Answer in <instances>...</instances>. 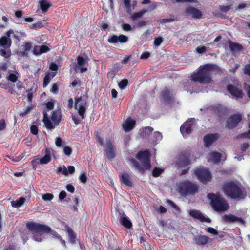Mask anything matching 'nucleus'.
<instances>
[{
	"label": "nucleus",
	"instance_id": "1",
	"mask_svg": "<svg viewBox=\"0 0 250 250\" xmlns=\"http://www.w3.org/2000/svg\"><path fill=\"white\" fill-rule=\"evenodd\" d=\"M27 227L33 235V239L37 242H41L44 238V234L51 231L52 237L59 240L61 244L65 245V241L56 232L51 231L50 227L40 224L29 222L27 224Z\"/></svg>",
	"mask_w": 250,
	"mask_h": 250
},
{
	"label": "nucleus",
	"instance_id": "2",
	"mask_svg": "<svg viewBox=\"0 0 250 250\" xmlns=\"http://www.w3.org/2000/svg\"><path fill=\"white\" fill-rule=\"evenodd\" d=\"M215 68V65L210 64L200 66L198 71L191 75L192 81L199 82L203 84L210 83L211 82V75Z\"/></svg>",
	"mask_w": 250,
	"mask_h": 250
},
{
	"label": "nucleus",
	"instance_id": "3",
	"mask_svg": "<svg viewBox=\"0 0 250 250\" xmlns=\"http://www.w3.org/2000/svg\"><path fill=\"white\" fill-rule=\"evenodd\" d=\"M136 157L140 162L141 165H139L138 163L133 158L129 159V162L139 172H143L145 170H148L150 168V153L148 150L139 152Z\"/></svg>",
	"mask_w": 250,
	"mask_h": 250
},
{
	"label": "nucleus",
	"instance_id": "4",
	"mask_svg": "<svg viewBox=\"0 0 250 250\" xmlns=\"http://www.w3.org/2000/svg\"><path fill=\"white\" fill-rule=\"evenodd\" d=\"M223 189L226 195L232 199H243L245 196L239 183H228L224 186Z\"/></svg>",
	"mask_w": 250,
	"mask_h": 250
},
{
	"label": "nucleus",
	"instance_id": "5",
	"mask_svg": "<svg viewBox=\"0 0 250 250\" xmlns=\"http://www.w3.org/2000/svg\"><path fill=\"white\" fill-rule=\"evenodd\" d=\"M208 197L210 200L213 209L218 212L226 211L229 208V205L226 201L220 194H208Z\"/></svg>",
	"mask_w": 250,
	"mask_h": 250
},
{
	"label": "nucleus",
	"instance_id": "6",
	"mask_svg": "<svg viewBox=\"0 0 250 250\" xmlns=\"http://www.w3.org/2000/svg\"><path fill=\"white\" fill-rule=\"evenodd\" d=\"M87 107V103L85 98L80 97L75 99V108L78 110L81 117L80 119L75 115L72 116V119L76 125L79 124L81 121L84 118Z\"/></svg>",
	"mask_w": 250,
	"mask_h": 250
},
{
	"label": "nucleus",
	"instance_id": "7",
	"mask_svg": "<svg viewBox=\"0 0 250 250\" xmlns=\"http://www.w3.org/2000/svg\"><path fill=\"white\" fill-rule=\"evenodd\" d=\"M61 113L60 110H56L52 112L51 120L46 113H44L43 122L45 127L49 130L53 129L61 120Z\"/></svg>",
	"mask_w": 250,
	"mask_h": 250
},
{
	"label": "nucleus",
	"instance_id": "8",
	"mask_svg": "<svg viewBox=\"0 0 250 250\" xmlns=\"http://www.w3.org/2000/svg\"><path fill=\"white\" fill-rule=\"evenodd\" d=\"M96 139L101 145L104 146V153L107 158L110 160L113 159L115 156V152L111 138H107L105 142H104L103 139L97 134Z\"/></svg>",
	"mask_w": 250,
	"mask_h": 250
},
{
	"label": "nucleus",
	"instance_id": "9",
	"mask_svg": "<svg viewBox=\"0 0 250 250\" xmlns=\"http://www.w3.org/2000/svg\"><path fill=\"white\" fill-rule=\"evenodd\" d=\"M198 186L188 181L181 182L179 185V192L182 195L194 194L197 192Z\"/></svg>",
	"mask_w": 250,
	"mask_h": 250
},
{
	"label": "nucleus",
	"instance_id": "10",
	"mask_svg": "<svg viewBox=\"0 0 250 250\" xmlns=\"http://www.w3.org/2000/svg\"><path fill=\"white\" fill-rule=\"evenodd\" d=\"M194 174L203 183L209 181L211 179V173L208 168L199 167L194 170Z\"/></svg>",
	"mask_w": 250,
	"mask_h": 250
},
{
	"label": "nucleus",
	"instance_id": "11",
	"mask_svg": "<svg viewBox=\"0 0 250 250\" xmlns=\"http://www.w3.org/2000/svg\"><path fill=\"white\" fill-rule=\"evenodd\" d=\"M195 125V120L191 119L186 121L181 126L180 131L184 137H186L191 133Z\"/></svg>",
	"mask_w": 250,
	"mask_h": 250
},
{
	"label": "nucleus",
	"instance_id": "12",
	"mask_svg": "<svg viewBox=\"0 0 250 250\" xmlns=\"http://www.w3.org/2000/svg\"><path fill=\"white\" fill-rule=\"evenodd\" d=\"M51 160V153L48 149H46L45 151V155L42 158H37L35 157L31 161L33 166L35 164L39 163L42 165H45L50 162Z\"/></svg>",
	"mask_w": 250,
	"mask_h": 250
},
{
	"label": "nucleus",
	"instance_id": "13",
	"mask_svg": "<svg viewBox=\"0 0 250 250\" xmlns=\"http://www.w3.org/2000/svg\"><path fill=\"white\" fill-rule=\"evenodd\" d=\"M212 241V239L203 235H197L193 239L194 243L199 246H204L208 244H210Z\"/></svg>",
	"mask_w": 250,
	"mask_h": 250
},
{
	"label": "nucleus",
	"instance_id": "14",
	"mask_svg": "<svg viewBox=\"0 0 250 250\" xmlns=\"http://www.w3.org/2000/svg\"><path fill=\"white\" fill-rule=\"evenodd\" d=\"M242 118V116L240 114H235L231 116L227 120V127L229 129L234 128L241 121Z\"/></svg>",
	"mask_w": 250,
	"mask_h": 250
},
{
	"label": "nucleus",
	"instance_id": "15",
	"mask_svg": "<svg viewBox=\"0 0 250 250\" xmlns=\"http://www.w3.org/2000/svg\"><path fill=\"white\" fill-rule=\"evenodd\" d=\"M228 91L235 98H241L243 93L242 89L239 86L229 85L227 86Z\"/></svg>",
	"mask_w": 250,
	"mask_h": 250
},
{
	"label": "nucleus",
	"instance_id": "16",
	"mask_svg": "<svg viewBox=\"0 0 250 250\" xmlns=\"http://www.w3.org/2000/svg\"><path fill=\"white\" fill-rule=\"evenodd\" d=\"M207 159L208 161L217 164L221 160L225 161L226 157L225 154L223 155L216 151H211L209 153Z\"/></svg>",
	"mask_w": 250,
	"mask_h": 250
},
{
	"label": "nucleus",
	"instance_id": "17",
	"mask_svg": "<svg viewBox=\"0 0 250 250\" xmlns=\"http://www.w3.org/2000/svg\"><path fill=\"white\" fill-rule=\"evenodd\" d=\"M188 213L194 218L199 220L201 222H210V219L204 216L199 211L197 210H191L188 211Z\"/></svg>",
	"mask_w": 250,
	"mask_h": 250
},
{
	"label": "nucleus",
	"instance_id": "18",
	"mask_svg": "<svg viewBox=\"0 0 250 250\" xmlns=\"http://www.w3.org/2000/svg\"><path fill=\"white\" fill-rule=\"evenodd\" d=\"M222 219L226 223L238 222L241 224L245 223L244 220L241 217H238L230 214L224 215Z\"/></svg>",
	"mask_w": 250,
	"mask_h": 250
},
{
	"label": "nucleus",
	"instance_id": "19",
	"mask_svg": "<svg viewBox=\"0 0 250 250\" xmlns=\"http://www.w3.org/2000/svg\"><path fill=\"white\" fill-rule=\"evenodd\" d=\"M128 40V37L122 34L120 35L119 36L115 35H113L108 39V42L111 43H115L118 42H120L121 43H125Z\"/></svg>",
	"mask_w": 250,
	"mask_h": 250
},
{
	"label": "nucleus",
	"instance_id": "20",
	"mask_svg": "<svg viewBox=\"0 0 250 250\" xmlns=\"http://www.w3.org/2000/svg\"><path fill=\"white\" fill-rule=\"evenodd\" d=\"M219 138V135L217 133L209 134L204 137V141L206 147H209Z\"/></svg>",
	"mask_w": 250,
	"mask_h": 250
},
{
	"label": "nucleus",
	"instance_id": "21",
	"mask_svg": "<svg viewBox=\"0 0 250 250\" xmlns=\"http://www.w3.org/2000/svg\"><path fill=\"white\" fill-rule=\"evenodd\" d=\"M87 63L88 60L87 59H84L81 56H78L77 57V67L80 69L81 73H83L87 70Z\"/></svg>",
	"mask_w": 250,
	"mask_h": 250
},
{
	"label": "nucleus",
	"instance_id": "22",
	"mask_svg": "<svg viewBox=\"0 0 250 250\" xmlns=\"http://www.w3.org/2000/svg\"><path fill=\"white\" fill-rule=\"evenodd\" d=\"M186 13L193 18L199 19L202 16V12L198 9L192 7H188L186 10Z\"/></svg>",
	"mask_w": 250,
	"mask_h": 250
},
{
	"label": "nucleus",
	"instance_id": "23",
	"mask_svg": "<svg viewBox=\"0 0 250 250\" xmlns=\"http://www.w3.org/2000/svg\"><path fill=\"white\" fill-rule=\"evenodd\" d=\"M135 124V120L130 118H127L123 124V129L125 132H129L134 128Z\"/></svg>",
	"mask_w": 250,
	"mask_h": 250
},
{
	"label": "nucleus",
	"instance_id": "24",
	"mask_svg": "<svg viewBox=\"0 0 250 250\" xmlns=\"http://www.w3.org/2000/svg\"><path fill=\"white\" fill-rule=\"evenodd\" d=\"M119 221L121 224L127 229L132 227V223L129 218L124 213L120 214Z\"/></svg>",
	"mask_w": 250,
	"mask_h": 250
},
{
	"label": "nucleus",
	"instance_id": "25",
	"mask_svg": "<svg viewBox=\"0 0 250 250\" xmlns=\"http://www.w3.org/2000/svg\"><path fill=\"white\" fill-rule=\"evenodd\" d=\"M50 50V48L46 45L35 46L33 50V53L35 55H40L48 52Z\"/></svg>",
	"mask_w": 250,
	"mask_h": 250
},
{
	"label": "nucleus",
	"instance_id": "26",
	"mask_svg": "<svg viewBox=\"0 0 250 250\" xmlns=\"http://www.w3.org/2000/svg\"><path fill=\"white\" fill-rule=\"evenodd\" d=\"M11 45V39L7 35L2 37L0 39V47L4 49L9 48Z\"/></svg>",
	"mask_w": 250,
	"mask_h": 250
},
{
	"label": "nucleus",
	"instance_id": "27",
	"mask_svg": "<svg viewBox=\"0 0 250 250\" xmlns=\"http://www.w3.org/2000/svg\"><path fill=\"white\" fill-rule=\"evenodd\" d=\"M122 182L127 186H131L132 185L129 174L126 172H123L120 176Z\"/></svg>",
	"mask_w": 250,
	"mask_h": 250
},
{
	"label": "nucleus",
	"instance_id": "28",
	"mask_svg": "<svg viewBox=\"0 0 250 250\" xmlns=\"http://www.w3.org/2000/svg\"><path fill=\"white\" fill-rule=\"evenodd\" d=\"M39 4L43 12H45L51 6L47 0H40Z\"/></svg>",
	"mask_w": 250,
	"mask_h": 250
},
{
	"label": "nucleus",
	"instance_id": "29",
	"mask_svg": "<svg viewBox=\"0 0 250 250\" xmlns=\"http://www.w3.org/2000/svg\"><path fill=\"white\" fill-rule=\"evenodd\" d=\"M25 199L24 197H21L19 199L11 202V205L14 208H19L21 207L25 202Z\"/></svg>",
	"mask_w": 250,
	"mask_h": 250
},
{
	"label": "nucleus",
	"instance_id": "30",
	"mask_svg": "<svg viewBox=\"0 0 250 250\" xmlns=\"http://www.w3.org/2000/svg\"><path fill=\"white\" fill-rule=\"evenodd\" d=\"M146 10H142L141 11L134 13L131 16V19L133 21H135L137 19L141 18L146 12Z\"/></svg>",
	"mask_w": 250,
	"mask_h": 250
},
{
	"label": "nucleus",
	"instance_id": "31",
	"mask_svg": "<svg viewBox=\"0 0 250 250\" xmlns=\"http://www.w3.org/2000/svg\"><path fill=\"white\" fill-rule=\"evenodd\" d=\"M190 162L188 158L182 156L180 157L179 163H177V165L178 167H183L189 164Z\"/></svg>",
	"mask_w": 250,
	"mask_h": 250
},
{
	"label": "nucleus",
	"instance_id": "32",
	"mask_svg": "<svg viewBox=\"0 0 250 250\" xmlns=\"http://www.w3.org/2000/svg\"><path fill=\"white\" fill-rule=\"evenodd\" d=\"M161 96L162 99L166 102H168L170 98V92L167 89L164 90L162 92Z\"/></svg>",
	"mask_w": 250,
	"mask_h": 250
},
{
	"label": "nucleus",
	"instance_id": "33",
	"mask_svg": "<svg viewBox=\"0 0 250 250\" xmlns=\"http://www.w3.org/2000/svg\"><path fill=\"white\" fill-rule=\"evenodd\" d=\"M229 46L232 51H238L242 49V46L239 44L229 42Z\"/></svg>",
	"mask_w": 250,
	"mask_h": 250
},
{
	"label": "nucleus",
	"instance_id": "34",
	"mask_svg": "<svg viewBox=\"0 0 250 250\" xmlns=\"http://www.w3.org/2000/svg\"><path fill=\"white\" fill-rule=\"evenodd\" d=\"M18 76L19 73L16 71L14 73H10L7 79L12 82H16L18 79Z\"/></svg>",
	"mask_w": 250,
	"mask_h": 250
},
{
	"label": "nucleus",
	"instance_id": "35",
	"mask_svg": "<svg viewBox=\"0 0 250 250\" xmlns=\"http://www.w3.org/2000/svg\"><path fill=\"white\" fill-rule=\"evenodd\" d=\"M153 142L157 144L158 142L161 141L162 139V135L159 132H155L153 134Z\"/></svg>",
	"mask_w": 250,
	"mask_h": 250
},
{
	"label": "nucleus",
	"instance_id": "36",
	"mask_svg": "<svg viewBox=\"0 0 250 250\" xmlns=\"http://www.w3.org/2000/svg\"><path fill=\"white\" fill-rule=\"evenodd\" d=\"M124 4L126 11L128 13H131L130 0H124Z\"/></svg>",
	"mask_w": 250,
	"mask_h": 250
},
{
	"label": "nucleus",
	"instance_id": "37",
	"mask_svg": "<svg viewBox=\"0 0 250 250\" xmlns=\"http://www.w3.org/2000/svg\"><path fill=\"white\" fill-rule=\"evenodd\" d=\"M6 35L11 39L13 37L16 39L19 40V37L17 33H15L13 30H9L6 33Z\"/></svg>",
	"mask_w": 250,
	"mask_h": 250
},
{
	"label": "nucleus",
	"instance_id": "38",
	"mask_svg": "<svg viewBox=\"0 0 250 250\" xmlns=\"http://www.w3.org/2000/svg\"><path fill=\"white\" fill-rule=\"evenodd\" d=\"M11 52L9 48L0 50V55L5 58H8L10 56Z\"/></svg>",
	"mask_w": 250,
	"mask_h": 250
},
{
	"label": "nucleus",
	"instance_id": "39",
	"mask_svg": "<svg viewBox=\"0 0 250 250\" xmlns=\"http://www.w3.org/2000/svg\"><path fill=\"white\" fill-rule=\"evenodd\" d=\"M57 171L58 172L62 173V174H64V175H68L67 168L65 166H63L62 167H59L57 168Z\"/></svg>",
	"mask_w": 250,
	"mask_h": 250
},
{
	"label": "nucleus",
	"instance_id": "40",
	"mask_svg": "<svg viewBox=\"0 0 250 250\" xmlns=\"http://www.w3.org/2000/svg\"><path fill=\"white\" fill-rule=\"evenodd\" d=\"M67 232L68 233V235L69 236V237L70 239L71 242H73L74 240V239L75 238V235L74 234V232L71 229L68 228L67 229Z\"/></svg>",
	"mask_w": 250,
	"mask_h": 250
},
{
	"label": "nucleus",
	"instance_id": "41",
	"mask_svg": "<svg viewBox=\"0 0 250 250\" xmlns=\"http://www.w3.org/2000/svg\"><path fill=\"white\" fill-rule=\"evenodd\" d=\"M54 195L51 193H46L42 196L43 200L46 201H51L53 199Z\"/></svg>",
	"mask_w": 250,
	"mask_h": 250
},
{
	"label": "nucleus",
	"instance_id": "42",
	"mask_svg": "<svg viewBox=\"0 0 250 250\" xmlns=\"http://www.w3.org/2000/svg\"><path fill=\"white\" fill-rule=\"evenodd\" d=\"M163 171V169L159 168H155L152 172V175L154 177L159 176Z\"/></svg>",
	"mask_w": 250,
	"mask_h": 250
},
{
	"label": "nucleus",
	"instance_id": "43",
	"mask_svg": "<svg viewBox=\"0 0 250 250\" xmlns=\"http://www.w3.org/2000/svg\"><path fill=\"white\" fill-rule=\"evenodd\" d=\"M128 84V81L126 79L122 80L118 84L119 87L123 89H124Z\"/></svg>",
	"mask_w": 250,
	"mask_h": 250
},
{
	"label": "nucleus",
	"instance_id": "44",
	"mask_svg": "<svg viewBox=\"0 0 250 250\" xmlns=\"http://www.w3.org/2000/svg\"><path fill=\"white\" fill-rule=\"evenodd\" d=\"M72 152V150L71 147L69 146H64L63 147V153L67 156H69Z\"/></svg>",
	"mask_w": 250,
	"mask_h": 250
},
{
	"label": "nucleus",
	"instance_id": "45",
	"mask_svg": "<svg viewBox=\"0 0 250 250\" xmlns=\"http://www.w3.org/2000/svg\"><path fill=\"white\" fill-rule=\"evenodd\" d=\"M31 46L32 45L30 42H26L24 46V54H27L31 48Z\"/></svg>",
	"mask_w": 250,
	"mask_h": 250
},
{
	"label": "nucleus",
	"instance_id": "46",
	"mask_svg": "<svg viewBox=\"0 0 250 250\" xmlns=\"http://www.w3.org/2000/svg\"><path fill=\"white\" fill-rule=\"evenodd\" d=\"M163 42V38L159 37L155 39L154 41V44L156 46H159Z\"/></svg>",
	"mask_w": 250,
	"mask_h": 250
},
{
	"label": "nucleus",
	"instance_id": "47",
	"mask_svg": "<svg viewBox=\"0 0 250 250\" xmlns=\"http://www.w3.org/2000/svg\"><path fill=\"white\" fill-rule=\"evenodd\" d=\"M206 231L214 235H217L218 234V231L212 227L208 228Z\"/></svg>",
	"mask_w": 250,
	"mask_h": 250
},
{
	"label": "nucleus",
	"instance_id": "48",
	"mask_svg": "<svg viewBox=\"0 0 250 250\" xmlns=\"http://www.w3.org/2000/svg\"><path fill=\"white\" fill-rule=\"evenodd\" d=\"M122 28L124 30L126 31H129L132 30V27L131 25L127 23H123L122 25Z\"/></svg>",
	"mask_w": 250,
	"mask_h": 250
},
{
	"label": "nucleus",
	"instance_id": "49",
	"mask_svg": "<svg viewBox=\"0 0 250 250\" xmlns=\"http://www.w3.org/2000/svg\"><path fill=\"white\" fill-rule=\"evenodd\" d=\"M50 77L49 75H46L43 79V87H46L50 82Z\"/></svg>",
	"mask_w": 250,
	"mask_h": 250
},
{
	"label": "nucleus",
	"instance_id": "50",
	"mask_svg": "<svg viewBox=\"0 0 250 250\" xmlns=\"http://www.w3.org/2000/svg\"><path fill=\"white\" fill-rule=\"evenodd\" d=\"M66 189L68 191L70 192L71 193L74 192L75 188L74 186L71 184H68L66 186Z\"/></svg>",
	"mask_w": 250,
	"mask_h": 250
},
{
	"label": "nucleus",
	"instance_id": "51",
	"mask_svg": "<svg viewBox=\"0 0 250 250\" xmlns=\"http://www.w3.org/2000/svg\"><path fill=\"white\" fill-rule=\"evenodd\" d=\"M31 133L34 135H37L38 134V129L36 125H33L30 128Z\"/></svg>",
	"mask_w": 250,
	"mask_h": 250
},
{
	"label": "nucleus",
	"instance_id": "52",
	"mask_svg": "<svg viewBox=\"0 0 250 250\" xmlns=\"http://www.w3.org/2000/svg\"><path fill=\"white\" fill-rule=\"evenodd\" d=\"M79 178L80 180L83 183H85L87 181V176L85 174H81Z\"/></svg>",
	"mask_w": 250,
	"mask_h": 250
},
{
	"label": "nucleus",
	"instance_id": "53",
	"mask_svg": "<svg viewBox=\"0 0 250 250\" xmlns=\"http://www.w3.org/2000/svg\"><path fill=\"white\" fill-rule=\"evenodd\" d=\"M249 147V144L248 143H244L241 146V150L242 152H244Z\"/></svg>",
	"mask_w": 250,
	"mask_h": 250
},
{
	"label": "nucleus",
	"instance_id": "54",
	"mask_svg": "<svg viewBox=\"0 0 250 250\" xmlns=\"http://www.w3.org/2000/svg\"><path fill=\"white\" fill-rule=\"evenodd\" d=\"M32 108V107L31 106H28L27 108H26L24 112H21L20 113V115L22 116L25 115L30 111Z\"/></svg>",
	"mask_w": 250,
	"mask_h": 250
},
{
	"label": "nucleus",
	"instance_id": "55",
	"mask_svg": "<svg viewBox=\"0 0 250 250\" xmlns=\"http://www.w3.org/2000/svg\"><path fill=\"white\" fill-rule=\"evenodd\" d=\"M143 130H144L145 135H147L148 133L152 132L153 129L151 127L148 126L143 129Z\"/></svg>",
	"mask_w": 250,
	"mask_h": 250
},
{
	"label": "nucleus",
	"instance_id": "56",
	"mask_svg": "<svg viewBox=\"0 0 250 250\" xmlns=\"http://www.w3.org/2000/svg\"><path fill=\"white\" fill-rule=\"evenodd\" d=\"M68 175L69 174H73L75 172V167L73 166H69L67 167Z\"/></svg>",
	"mask_w": 250,
	"mask_h": 250
},
{
	"label": "nucleus",
	"instance_id": "57",
	"mask_svg": "<svg viewBox=\"0 0 250 250\" xmlns=\"http://www.w3.org/2000/svg\"><path fill=\"white\" fill-rule=\"evenodd\" d=\"M62 140L60 137L56 138L55 144L58 147H60L62 146Z\"/></svg>",
	"mask_w": 250,
	"mask_h": 250
},
{
	"label": "nucleus",
	"instance_id": "58",
	"mask_svg": "<svg viewBox=\"0 0 250 250\" xmlns=\"http://www.w3.org/2000/svg\"><path fill=\"white\" fill-rule=\"evenodd\" d=\"M230 9V6H220V9L223 12H227Z\"/></svg>",
	"mask_w": 250,
	"mask_h": 250
},
{
	"label": "nucleus",
	"instance_id": "59",
	"mask_svg": "<svg viewBox=\"0 0 250 250\" xmlns=\"http://www.w3.org/2000/svg\"><path fill=\"white\" fill-rule=\"evenodd\" d=\"M66 193L64 191H62L59 194V199L62 200L66 197Z\"/></svg>",
	"mask_w": 250,
	"mask_h": 250
},
{
	"label": "nucleus",
	"instance_id": "60",
	"mask_svg": "<svg viewBox=\"0 0 250 250\" xmlns=\"http://www.w3.org/2000/svg\"><path fill=\"white\" fill-rule=\"evenodd\" d=\"M46 105L48 109L51 110L54 108V102L49 101L46 103Z\"/></svg>",
	"mask_w": 250,
	"mask_h": 250
},
{
	"label": "nucleus",
	"instance_id": "61",
	"mask_svg": "<svg viewBox=\"0 0 250 250\" xmlns=\"http://www.w3.org/2000/svg\"><path fill=\"white\" fill-rule=\"evenodd\" d=\"M51 92L54 94H56L58 92V87L56 84H54L51 89Z\"/></svg>",
	"mask_w": 250,
	"mask_h": 250
},
{
	"label": "nucleus",
	"instance_id": "62",
	"mask_svg": "<svg viewBox=\"0 0 250 250\" xmlns=\"http://www.w3.org/2000/svg\"><path fill=\"white\" fill-rule=\"evenodd\" d=\"M150 56V53L147 52H145L142 53L141 56V59H146L148 58Z\"/></svg>",
	"mask_w": 250,
	"mask_h": 250
},
{
	"label": "nucleus",
	"instance_id": "63",
	"mask_svg": "<svg viewBox=\"0 0 250 250\" xmlns=\"http://www.w3.org/2000/svg\"><path fill=\"white\" fill-rule=\"evenodd\" d=\"M206 49L204 46L198 47L196 48V51L199 53H202L205 52Z\"/></svg>",
	"mask_w": 250,
	"mask_h": 250
},
{
	"label": "nucleus",
	"instance_id": "64",
	"mask_svg": "<svg viewBox=\"0 0 250 250\" xmlns=\"http://www.w3.org/2000/svg\"><path fill=\"white\" fill-rule=\"evenodd\" d=\"M244 72L250 76V64L245 66Z\"/></svg>",
	"mask_w": 250,
	"mask_h": 250
}]
</instances>
